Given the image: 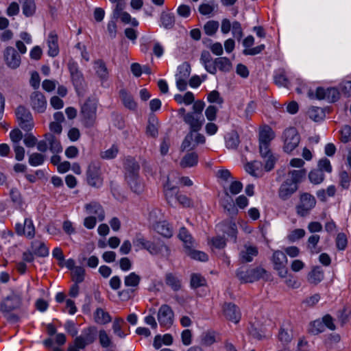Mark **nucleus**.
<instances>
[{"mask_svg": "<svg viewBox=\"0 0 351 351\" xmlns=\"http://www.w3.org/2000/svg\"><path fill=\"white\" fill-rule=\"evenodd\" d=\"M80 114L82 124L86 128H93L97 119V102L95 99L88 98L81 107Z\"/></svg>", "mask_w": 351, "mask_h": 351, "instance_id": "f257e3e1", "label": "nucleus"}, {"mask_svg": "<svg viewBox=\"0 0 351 351\" xmlns=\"http://www.w3.org/2000/svg\"><path fill=\"white\" fill-rule=\"evenodd\" d=\"M266 270L262 267H256L254 269H245L240 267L237 270V277L241 282H253L264 277Z\"/></svg>", "mask_w": 351, "mask_h": 351, "instance_id": "f03ea898", "label": "nucleus"}, {"mask_svg": "<svg viewBox=\"0 0 351 351\" xmlns=\"http://www.w3.org/2000/svg\"><path fill=\"white\" fill-rule=\"evenodd\" d=\"M23 304L21 293L12 291L10 295L3 298L0 302V311L9 313L19 309Z\"/></svg>", "mask_w": 351, "mask_h": 351, "instance_id": "7ed1b4c3", "label": "nucleus"}, {"mask_svg": "<svg viewBox=\"0 0 351 351\" xmlns=\"http://www.w3.org/2000/svg\"><path fill=\"white\" fill-rule=\"evenodd\" d=\"M19 126L25 131L29 132L34 128V123L31 112L23 106H19L15 110Z\"/></svg>", "mask_w": 351, "mask_h": 351, "instance_id": "20e7f679", "label": "nucleus"}, {"mask_svg": "<svg viewBox=\"0 0 351 351\" xmlns=\"http://www.w3.org/2000/svg\"><path fill=\"white\" fill-rule=\"evenodd\" d=\"M283 149L287 153H291L299 145L300 136L295 128H289L283 133Z\"/></svg>", "mask_w": 351, "mask_h": 351, "instance_id": "39448f33", "label": "nucleus"}, {"mask_svg": "<svg viewBox=\"0 0 351 351\" xmlns=\"http://www.w3.org/2000/svg\"><path fill=\"white\" fill-rule=\"evenodd\" d=\"M315 204L316 200L313 195L308 193H302L300 197V203L295 208L298 215L300 217L308 215Z\"/></svg>", "mask_w": 351, "mask_h": 351, "instance_id": "423d86ee", "label": "nucleus"}, {"mask_svg": "<svg viewBox=\"0 0 351 351\" xmlns=\"http://www.w3.org/2000/svg\"><path fill=\"white\" fill-rule=\"evenodd\" d=\"M87 183L95 188H99L103 183L101 177L100 167L96 162H90L87 168L86 172Z\"/></svg>", "mask_w": 351, "mask_h": 351, "instance_id": "0eeeda50", "label": "nucleus"}, {"mask_svg": "<svg viewBox=\"0 0 351 351\" xmlns=\"http://www.w3.org/2000/svg\"><path fill=\"white\" fill-rule=\"evenodd\" d=\"M206 141L204 136L195 131H189L184 137L182 145V150H192L199 144H204Z\"/></svg>", "mask_w": 351, "mask_h": 351, "instance_id": "6e6552de", "label": "nucleus"}, {"mask_svg": "<svg viewBox=\"0 0 351 351\" xmlns=\"http://www.w3.org/2000/svg\"><path fill=\"white\" fill-rule=\"evenodd\" d=\"M272 262L274 269L278 271V275L281 278L287 277V258L286 254L282 251H275L272 256Z\"/></svg>", "mask_w": 351, "mask_h": 351, "instance_id": "1a4fd4ad", "label": "nucleus"}, {"mask_svg": "<svg viewBox=\"0 0 351 351\" xmlns=\"http://www.w3.org/2000/svg\"><path fill=\"white\" fill-rule=\"evenodd\" d=\"M158 321L164 328H169L173 323L174 313L171 308L167 304H162L158 312Z\"/></svg>", "mask_w": 351, "mask_h": 351, "instance_id": "9d476101", "label": "nucleus"}, {"mask_svg": "<svg viewBox=\"0 0 351 351\" xmlns=\"http://www.w3.org/2000/svg\"><path fill=\"white\" fill-rule=\"evenodd\" d=\"M29 104L34 112L43 113L47 106L45 96L40 91H34L29 96Z\"/></svg>", "mask_w": 351, "mask_h": 351, "instance_id": "9b49d317", "label": "nucleus"}, {"mask_svg": "<svg viewBox=\"0 0 351 351\" xmlns=\"http://www.w3.org/2000/svg\"><path fill=\"white\" fill-rule=\"evenodd\" d=\"M223 314L227 319L235 324H237L241 317L239 308L232 302L225 303L223 305Z\"/></svg>", "mask_w": 351, "mask_h": 351, "instance_id": "f8f14e48", "label": "nucleus"}, {"mask_svg": "<svg viewBox=\"0 0 351 351\" xmlns=\"http://www.w3.org/2000/svg\"><path fill=\"white\" fill-rule=\"evenodd\" d=\"M184 121L189 125V131L198 132L203 125L204 117L203 115L188 112L184 117Z\"/></svg>", "mask_w": 351, "mask_h": 351, "instance_id": "ddd939ff", "label": "nucleus"}, {"mask_svg": "<svg viewBox=\"0 0 351 351\" xmlns=\"http://www.w3.org/2000/svg\"><path fill=\"white\" fill-rule=\"evenodd\" d=\"M6 64L12 69H16L21 64V56L12 47H8L4 51Z\"/></svg>", "mask_w": 351, "mask_h": 351, "instance_id": "4468645a", "label": "nucleus"}, {"mask_svg": "<svg viewBox=\"0 0 351 351\" xmlns=\"http://www.w3.org/2000/svg\"><path fill=\"white\" fill-rule=\"evenodd\" d=\"M134 246L145 249L152 254H157L160 249L153 242L146 240L141 234H137L133 240Z\"/></svg>", "mask_w": 351, "mask_h": 351, "instance_id": "2eb2a0df", "label": "nucleus"}, {"mask_svg": "<svg viewBox=\"0 0 351 351\" xmlns=\"http://www.w3.org/2000/svg\"><path fill=\"white\" fill-rule=\"evenodd\" d=\"M298 189L290 179H286L278 189V196L283 201L287 200Z\"/></svg>", "mask_w": 351, "mask_h": 351, "instance_id": "dca6fc26", "label": "nucleus"}, {"mask_svg": "<svg viewBox=\"0 0 351 351\" xmlns=\"http://www.w3.org/2000/svg\"><path fill=\"white\" fill-rule=\"evenodd\" d=\"M258 253V248L256 246L245 245L239 253L240 261L243 263L252 262Z\"/></svg>", "mask_w": 351, "mask_h": 351, "instance_id": "f3484780", "label": "nucleus"}, {"mask_svg": "<svg viewBox=\"0 0 351 351\" xmlns=\"http://www.w3.org/2000/svg\"><path fill=\"white\" fill-rule=\"evenodd\" d=\"M85 209L88 214L95 215L99 221H101L105 218V212L102 206L97 202H92L85 205Z\"/></svg>", "mask_w": 351, "mask_h": 351, "instance_id": "a211bd4d", "label": "nucleus"}, {"mask_svg": "<svg viewBox=\"0 0 351 351\" xmlns=\"http://www.w3.org/2000/svg\"><path fill=\"white\" fill-rule=\"evenodd\" d=\"M165 282L167 286L173 291H178L182 288V280L176 274L167 273L165 276Z\"/></svg>", "mask_w": 351, "mask_h": 351, "instance_id": "6ab92c4d", "label": "nucleus"}, {"mask_svg": "<svg viewBox=\"0 0 351 351\" xmlns=\"http://www.w3.org/2000/svg\"><path fill=\"white\" fill-rule=\"evenodd\" d=\"M58 41L57 34L53 32H50L47 39V45L49 47L48 55L51 57H56L59 53Z\"/></svg>", "mask_w": 351, "mask_h": 351, "instance_id": "aec40b11", "label": "nucleus"}, {"mask_svg": "<svg viewBox=\"0 0 351 351\" xmlns=\"http://www.w3.org/2000/svg\"><path fill=\"white\" fill-rule=\"evenodd\" d=\"M274 137V132L269 125H264L260 128L258 135L259 143L270 144Z\"/></svg>", "mask_w": 351, "mask_h": 351, "instance_id": "412c9836", "label": "nucleus"}, {"mask_svg": "<svg viewBox=\"0 0 351 351\" xmlns=\"http://www.w3.org/2000/svg\"><path fill=\"white\" fill-rule=\"evenodd\" d=\"M200 62L204 66L205 69L207 72L210 74H215L216 69L215 68L214 60L213 61L212 56L209 51H203L201 53Z\"/></svg>", "mask_w": 351, "mask_h": 351, "instance_id": "4be33fe9", "label": "nucleus"}, {"mask_svg": "<svg viewBox=\"0 0 351 351\" xmlns=\"http://www.w3.org/2000/svg\"><path fill=\"white\" fill-rule=\"evenodd\" d=\"M125 177L137 176L140 167L132 158H128L125 161Z\"/></svg>", "mask_w": 351, "mask_h": 351, "instance_id": "5701e85b", "label": "nucleus"}, {"mask_svg": "<svg viewBox=\"0 0 351 351\" xmlns=\"http://www.w3.org/2000/svg\"><path fill=\"white\" fill-rule=\"evenodd\" d=\"M32 250L34 254L40 257H45L49 255V249L45 244L38 240L32 242Z\"/></svg>", "mask_w": 351, "mask_h": 351, "instance_id": "b1692460", "label": "nucleus"}, {"mask_svg": "<svg viewBox=\"0 0 351 351\" xmlns=\"http://www.w3.org/2000/svg\"><path fill=\"white\" fill-rule=\"evenodd\" d=\"M45 138L48 142L50 151L53 154H58L62 152V147L59 140L52 134L47 133Z\"/></svg>", "mask_w": 351, "mask_h": 351, "instance_id": "393cba45", "label": "nucleus"}, {"mask_svg": "<svg viewBox=\"0 0 351 351\" xmlns=\"http://www.w3.org/2000/svg\"><path fill=\"white\" fill-rule=\"evenodd\" d=\"M154 228L158 233L165 237L170 238L173 235V228L171 226L165 221L156 223Z\"/></svg>", "mask_w": 351, "mask_h": 351, "instance_id": "a878e982", "label": "nucleus"}, {"mask_svg": "<svg viewBox=\"0 0 351 351\" xmlns=\"http://www.w3.org/2000/svg\"><path fill=\"white\" fill-rule=\"evenodd\" d=\"M22 6L23 14L26 17L32 16L36 10L35 0H19Z\"/></svg>", "mask_w": 351, "mask_h": 351, "instance_id": "bb28decb", "label": "nucleus"}, {"mask_svg": "<svg viewBox=\"0 0 351 351\" xmlns=\"http://www.w3.org/2000/svg\"><path fill=\"white\" fill-rule=\"evenodd\" d=\"M198 162V155L195 152H190L184 155L180 161V166L183 168L196 166Z\"/></svg>", "mask_w": 351, "mask_h": 351, "instance_id": "cd10ccee", "label": "nucleus"}, {"mask_svg": "<svg viewBox=\"0 0 351 351\" xmlns=\"http://www.w3.org/2000/svg\"><path fill=\"white\" fill-rule=\"evenodd\" d=\"M306 174V171L304 169L300 170H292L289 171L287 173V178L290 179L291 182L294 183L296 186L302 182L304 179Z\"/></svg>", "mask_w": 351, "mask_h": 351, "instance_id": "c85d7f7f", "label": "nucleus"}, {"mask_svg": "<svg viewBox=\"0 0 351 351\" xmlns=\"http://www.w3.org/2000/svg\"><path fill=\"white\" fill-rule=\"evenodd\" d=\"M94 320L99 324H106L111 322L109 313L101 308H97L93 314Z\"/></svg>", "mask_w": 351, "mask_h": 351, "instance_id": "c756f323", "label": "nucleus"}, {"mask_svg": "<svg viewBox=\"0 0 351 351\" xmlns=\"http://www.w3.org/2000/svg\"><path fill=\"white\" fill-rule=\"evenodd\" d=\"M216 71L219 69L222 72H229L232 69V63L228 58L220 57L214 60Z\"/></svg>", "mask_w": 351, "mask_h": 351, "instance_id": "7c9ffc66", "label": "nucleus"}, {"mask_svg": "<svg viewBox=\"0 0 351 351\" xmlns=\"http://www.w3.org/2000/svg\"><path fill=\"white\" fill-rule=\"evenodd\" d=\"M127 182L130 185L131 189L136 193H141L143 190V185L137 176L125 177Z\"/></svg>", "mask_w": 351, "mask_h": 351, "instance_id": "2f4dec72", "label": "nucleus"}, {"mask_svg": "<svg viewBox=\"0 0 351 351\" xmlns=\"http://www.w3.org/2000/svg\"><path fill=\"white\" fill-rule=\"evenodd\" d=\"M120 97L125 107L130 110H135L136 103L134 100L132 95L128 94L126 90L122 89L120 90Z\"/></svg>", "mask_w": 351, "mask_h": 351, "instance_id": "473e14b6", "label": "nucleus"}, {"mask_svg": "<svg viewBox=\"0 0 351 351\" xmlns=\"http://www.w3.org/2000/svg\"><path fill=\"white\" fill-rule=\"evenodd\" d=\"M320 237L318 234H313L308 239L307 248L311 254H318L321 252V248L317 247Z\"/></svg>", "mask_w": 351, "mask_h": 351, "instance_id": "72a5a7b5", "label": "nucleus"}, {"mask_svg": "<svg viewBox=\"0 0 351 351\" xmlns=\"http://www.w3.org/2000/svg\"><path fill=\"white\" fill-rule=\"evenodd\" d=\"M240 143L239 136L237 132L232 131L226 137V145L228 149H237Z\"/></svg>", "mask_w": 351, "mask_h": 351, "instance_id": "f704fd0d", "label": "nucleus"}, {"mask_svg": "<svg viewBox=\"0 0 351 351\" xmlns=\"http://www.w3.org/2000/svg\"><path fill=\"white\" fill-rule=\"evenodd\" d=\"M95 70L97 76L101 80H106L108 76L107 67L101 60L95 61Z\"/></svg>", "mask_w": 351, "mask_h": 351, "instance_id": "c9c22d12", "label": "nucleus"}, {"mask_svg": "<svg viewBox=\"0 0 351 351\" xmlns=\"http://www.w3.org/2000/svg\"><path fill=\"white\" fill-rule=\"evenodd\" d=\"M158 119L155 115L149 117L146 132L147 135L156 137L158 135Z\"/></svg>", "mask_w": 351, "mask_h": 351, "instance_id": "e433bc0d", "label": "nucleus"}, {"mask_svg": "<svg viewBox=\"0 0 351 351\" xmlns=\"http://www.w3.org/2000/svg\"><path fill=\"white\" fill-rule=\"evenodd\" d=\"M179 239L183 241L187 248H191L193 244V237L186 228L182 227L178 234Z\"/></svg>", "mask_w": 351, "mask_h": 351, "instance_id": "4c0bfd02", "label": "nucleus"}, {"mask_svg": "<svg viewBox=\"0 0 351 351\" xmlns=\"http://www.w3.org/2000/svg\"><path fill=\"white\" fill-rule=\"evenodd\" d=\"M293 339V332L291 329L280 328L278 333L279 341L285 346H287Z\"/></svg>", "mask_w": 351, "mask_h": 351, "instance_id": "58836bf2", "label": "nucleus"}, {"mask_svg": "<svg viewBox=\"0 0 351 351\" xmlns=\"http://www.w3.org/2000/svg\"><path fill=\"white\" fill-rule=\"evenodd\" d=\"M307 114L308 117L314 121H319L323 119L324 112L318 107H311L308 110Z\"/></svg>", "mask_w": 351, "mask_h": 351, "instance_id": "ea45409f", "label": "nucleus"}, {"mask_svg": "<svg viewBox=\"0 0 351 351\" xmlns=\"http://www.w3.org/2000/svg\"><path fill=\"white\" fill-rule=\"evenodd\" d=\"M324 278V274L322 271L314 269H313L308 276V280L311 284L317 285Z\"/></svg>", "mask_w": 351, "mask_h": 351, "instance_id": "a19ab883", "label": "nucleus"}, {"mask_svg": "<svg viewBox=\"0 0 351 351\" xmlns=\"http://www.w3.org/2000/svg\"><path fill=\"white\" fill-rule=\"evenodd\" d=\"M23 234L27 237L32 239L35 235V228L32 221L30 219H25L23 228Z\"/></svg>", "mask_w": 351, "mask_h": 351, "instance_id": "79ce46f5", "label": "nucleus"}, {"mask_svg": "<svg viewBox=\"0 0 351 351\" xmlns=\"http://www.w3.org/2000/svg\"><path fill=\"white\" fill-rule=\"evenodd\" d=\"M160 20L162 25L167 29L172 28L175 24V17L171 13H162Z\"/></svg>", "mask_w": 351, "mask_h": 351, "instance_id": "37998d69", "label": "nucleus"}, {"mask_svg": "<svg viewBox=\"0 0 351 351\" xmlns=\"http://www.w3.org/2000/svg\"><path fill=\"white\" fill-rule=\"evenodd\" d=\"M125 322L123 319L121 317L115 318L112 324V330L114 333L119 336L120 338H124L126 335L121 330Z\"/></svg>", "mask_w": 351, "mask_h": 351, "instance_id": "c03bdc74", "label": "nucleus"}, {"mask_svg": "<svg viewBox=\"0 0 351 351\" xmlns=\"http://www.w3.org/2000/svg\"><path fill=\"white\" fill-rule=\"evenodd\" d=\"M219 26V24L218 21L213 20L208 21L204 25V31L206 35L213 36L218 30Z\"/></svg>", "mask_w": 351, "mask_h": 351, "instance_id": "a18cd8bd", "label": "nucleus"}, {"mask_svg": "<svg viewBox=\"0 0 351 351\" xmlns=\"http://www.w3.org/2000/svg\"><path fill=\"white\" fill-rule=\"evenodd\" d=\"M206 285V279L198 274H193L191 276V287L193 289H197Z\"/></svg>", "mask_w": 351, "mask_h": 351, "instance_id": "49530a36", "label": "nucleus"}, {"mask_svg": "<svg viewBox=\"0 0 351 351\" xmlns=\"http://www.w3.org/2000/svg\"><path fill=\"white\" fill-rule=\"evenodd\" d=\"M141 277L134 272L130 273L125 277L124 284L126 287H136L140 283Z\"/></svg>", "mask_w": 351, "mask_h": 351, "instance_id": "de8ad7c7", "label": "nucleus"}, {"mask_svg": "<svg viewBox=\"0 0 351 351\" xmlns=\"http://www.w3.org/2000/svg\"><path fill=\"white\" fill-rule=\"evenodd\" d=\"M85 269L80 266L73 268L72 271V280L75 283H81L84 280Z\"/></svg>", "mask_w": 351, "mask_h": 351, "instance_id": "09e8293b", "label": "nucleus"}, {"mask_svg": "<svg viewBox=\"0 0 351 351\" xmlns=\"http://www.w3.org/2000/svg\"><path fill=\"white\" fill-rule=\"evenodd\" d=\"M308 178L314 184H319L322 183L324 180V174L322 171L319 169H315L311 171L308 174Z\"/></svg>", "mask_w": 351, "mask_h": 351, "instance_id": "8fccbe9b", "label": "nucleus"}, {"mask_svg": "<svg viewBox=\"0 0 351 351\" xmlns=\"http://www.w3.org/2000/svg\"><path fill=\"white\" fill-rule=\"evenodd\" d=\"M325 329L323 322L319 319L311 322L308 328V332L311 335H316L322 332Z\"/></svg>", "mask_w": 351, "mask_h": 351, "instance_id": "3c124183", "label": "nucleus"}, {"mask_svg": "<svg viewBox=\"0 0 351 351\" xmlns=\"http://www.w3.org/2000/svg\"><path fill=\"white\" fill-rule=\"evenodd\" d=\"M223 207L226 214L232 218L235 217L238 213V209L232 199L227 200L226 202H223Z\"/></svg>", "mask_w": 351, "mask_h": 351, "instance_id": "603ef678", "label": "nucleus"}, {"mask_svg": "<svg viewBox=\"0 0 351 351\" xmlns=\"http://www.w3.org/2000/svg\"><path fill=\"white\" fill-rule=\"evenodd\" d=\"M191 73V66L189 64L184 62L178 67V73L176 74V78L187 80Z\"/></svg>", "mask_w": 351, "mask_h": 351, "instance_id": "864d4df0", "label": "nucleus"}, {"mask_svg": "<svg viewBox=\"0 0 351 351\" xmlns=\"http://www.w3.org/2000/svg\"><path fill=\"white\" fill-rule=\"evenodd\" d=\"M45 156L42 154L33 153L29 156V163L31 166L36 167L43 164Z\"/></svg>", "mask_w": 351, "mask_h": 351, "instance_id": "5fc2aeb1", "label": "nucleus"}, {"mask_svg": "<svg viewBox=\"0 0 351 351\" xmlns=\"http://www.w3.org/2000/svg\"><path fill=\"white\" fill-rule=\"evenodd\" d=\"M351 182V176L346 171L339 173V185L344 189H348Z\"/></svg>", "mask_w": 351, "mask_h": 351, "instance_id": "6e6d98bb", "label": "nucleus"}, {"mask_svg": "<svg viewBox=\"0 0 351 351\" xmlns=\"http://www.w3.org/2000/svg\"><path fill=\"white\" fill-rule=\"evenodd\" d=\"M73 84L77 90L82 89L84 85V78L82 72L71 76Z\"/></svg>", "mask_w": 351, "mask_h": 351, "instance_id": "4d7b16f0", "label": "nucleus"}, {"mask_svg": "<svg viewBox=\"0 0 351 351\" xmlns=\"http://www.w3.org/2000/svg\"><path fill=\"white\" fill-rule=\"evenodd\" d=\"M215 342V337L213 332H206L202 334L201 343L205 346H210Z\"/></svg>", "mask_w": 351, "mask_h": 351, "instance_id": "13d9d810", "label": "nucleus"}, {"mask_svg": "<svg viewBox=\"0 0 351 351\" xmlns=\"http://www.w3.org/2000/svg\"><path fill=\"white\" fill-rule=\"evenodd\" d=\"M305 230L302 228H297L291 231L287 236L289 241L295 242L298 239L303 238L305 235Z\"/></svg>", "mask_w": 351, "mask_h": 351, "instance_id": "bf43d9fd", "label": "nucleus"}, {"mask_svg": "<svg viewBox=\"0 0 351 351\" xmlns=\"http://www.w3.org/2000/svg\"><path fill=\"white\" fill-rule=\"evenodd\" d=\"M348 239L346 235L343 232L339 233L336 238V246L337 249L339 250H343L346 249Z\"/></svg>", "mask_w": 351, "mask_h": 351, "instance_id": "052dcab7", "label": "nucleus"}, {"mask_svg": "<svg viewBox=\"0 0 351 351\" xmlns=\"http://www.w3.org/2000/svg\"><path fill=\"white\" fill-rule=\"evenodd\" d=\"M326 100L328 102H335L339 97V93L335 88H328L326 89Z\"/></svg>", "mask_w": 351, "mask_h": 351, "instance_id": "680f3d73", "label": "nucleus"}, {"mask_svg": "<svg viewBox=\"0 0 351 351\" xmlns=\"http://www.w3.org/2000/svg\"><path fill=\"white\" fill-rule=\"evenodd\" d=\"M189 256L192 258L200 261H206L208 260V255L201 251L191 250L189 248Z\"/></svg>", "mask_w": 351, "mask_h": 351, "instance_id": "e2e57ef3", "label": "nucleus"}, {"mask_svg": "<svg viewBox=\"0 0 351 351\" xmlns=\"http://www.w3.org/2000/svg\"><path fill=\"white\" fill-rule=\"evenodd\" d=\"M340 139L343 143H348L351 141V127L346 125L340 132Z\"/></svg>", "mask_w": 351, "mask_h": 351, "instance_id": "0e129e2a", "label": "nucleus"}, {"mask_svg": "<svg viewBox=\"0 0 351 351\" xmlns=\"http://www.w3.org/2000/svg\"><path fill=\"white\" fill-rule=\"evenodd\" d=\"M274 82L276 85L280 86L287 87L289 84V80L283 71L274 76Z\"/></svg>", "mask_w": 351, "mask_h": 351, "instance_id": "69168bd1", "label": "nucleus"}, {"mask_svg": "<svg viewBox=\"0 0 351 351\" xmlns=\"http://www.w3.org/2000/svg\"><path fill=\"white\" fill-rule=\"evenodd\" d=\"M80 336L88 345L93 343L95 339L94 330L90 328L85 330Z\"/></svg>", "mask_w": 351, "mask_h": 351, "instance_id": "338daca9", "label": "nucleus"}, {"mask_svg": "<svg viewBox=\"0 0 351 351\" xmlns=\"http://www.w3.org/2000/svg\"><path fill=\"white\" fill-rule=\"evenodd\" d=\"M207 99L210 103L222 104L223 102V98L220 96V93L217 90L211 91L208 95Z\"/></svg>", "mask_w": 351, "mask_h": 351, "instance_id": "774afa93", "label": "nucleus"}]
</instances>
